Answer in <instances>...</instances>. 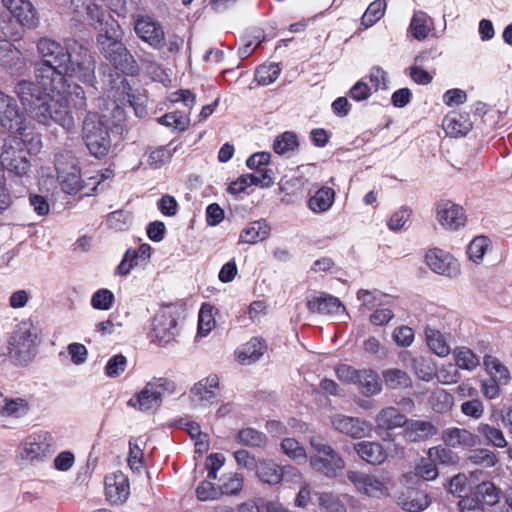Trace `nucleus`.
Returning a JSON list of instances; mask_svg holds the SVG:
<instances>
[{"label":"nucleus","mask_w":512,"mask_h":512,"mask_svg":"<svg viewBox=\"0 0 512 512\" xmlns=\"http://www.w3.org/2000/svg\"><path fill=\"white\" fill-rule=\"evenodd\" d=\"M41 61L35 65V76L44 90H57L66 87V77L77 78L85 84L95 81V61L90 51L81 44L63 45L43 37L37 42Z\"/></svg>","instance_id":"f257e3e1"},{"label":"nucleus","mask_w":512,"mask_h":512,"mask_svg":"<svg viewBox=\"0 0 512 512\" xmlns=\"http://www.w3.org/2000/svg\"><path fill=\"white\" fill-rule=\"evenodd\" d=\"M14 92L20 100L26 113L39 124L50 126L58 124L67 132L75 128L74 118L69 110V103L76 110L86 108V97L79 85L57 90H44L28 80H20L14 87Z\"/></svg>","instance_id":"f03ea898"},{"label":"nucleus","mask_w":512,"mask_h":512,"mask_svg":"<svg viewBox=\"0 0 512 512\" xmlns=\"http://www.w3.org/2000/svg\"><path fill=\"white\" fill-rule=\"evenodd\" d=\"M42 147L41 135L32 130L14 133L4 142L0 163L9 173L22 177L30 171L27 154H36Z\"/></svg>","instance_id":"7ed1b4c3"},{"label":"nucleus","mask_w":512,"mask_h":512,"mask_svg":"<svg viewBox=\"0 0 512 512\" xmlns=\"http://www.w3.org/2000/svg\"><path fill=\"white\" fill-rule=\"evenodd\" d=\"M309 443L314 451L309 457L311 469L328 479L339 477L346 466L343 457L320 436L311 437Z\"/></svg>","instance_id":"20e7f679"},{"label":"nucleus","mask_w":512,"mask_h":512,"mask_svg":"<svg viewBox=\"0 0 512 512\" xmlns=\"http://www.w3.org/2000/svg\"><path fill=\"white\" fill-rule=\"evenodd\" d=\"M82 138L90 154L96 158L105 157L111 147L108 128L102 118L94 112H89L82 127Z\"/></svg>","instance_id":"39448f33"},{"label":"nucleus","mask_w":512,"mask_h":512,"mask_svg":"<svg viewBox=\"0 0 512 512\" xmlns=\"http://www.w3.org/2000/svg\"><path fill=\"white\" fill-rule=\"evenodd\" d=\"M52 436L47 432L28 435L18 446L17 456L29 464L45 462L54 453Z\"/></svg>","instance_id":"423d86ee"},{"label":"nucleus","mask_w":512,"mask_h":512,"mask_svg":"<svg viewBox=\"0 0 512 512\" xmlns=\"http://www.w3.org/2000/svg\"><path fill=\"white\" fill-rule=\"evenodd\" d=\"M38 343L37 333L31 323L23 322L17 326L10 341V355L23 365L32 360Z\"/></svg>","instance_id":"0eeeda50"},{"label":"nucleus","mask_w":512,"mask_h":512,"mask_svg":"<svg viewBox=\"0 0 512 512\" xmlns=\"http://www.w3.org/2000/svg\"><path fill=\"white\" fill-rule=\"evenodd\" d=\"M347 478L359 493L370 498L383 499L390 496L391 479L388 476L349 470Z\"/></svg>","instance_id":"6e6552de"},{"label":"nucleus","mask_w":512,"mask_h":512,"mask_svg":"<svg viewBox=\"0 0 512 512\" xmlns=\"http://www.w3.org/2000/svg\"><path fill=\"white\" fill-rule=\"evenodd\" d=\"M55 169L64 192L76 194L82 190L80 169L70 151L63 150L55 154Z\"/></svg>","instance_id":"1a4fd4ad"},{"label":"nucleus","mask_w":512,"mask_h":512,"mask_svg":"<svg viewBox=\"0 0 512 512\" xmlns=\"http://www.w3.org/2000/svg\"><path fill=\"white\" fill-rule=\"evenodd\" d=\"M0 126L11 134L27 131L26 118L16 99L0 89Z\"/></svg>","instance_id":"9d476101"},{"label":"nucleus","mask_w":512,"mask_h":512,"mask_svg":"<svg viewBox=\"0 0 512 512\" xmlns=\"http://www.w3.org/2000/svg\"><path fill=\"white\" fill-rule=\"evenodd\" d=\"M330 422L335 431L352 439L365 438L372 430L371 424L367 420L342 413L333 414L330 417Z\"/></svg>","instance_id":"9b49d317"},{"label":"nucleus","mask_w":512,"mask_h":512,"mask_svg":"<svg viewBox=\"0 0 512 512\" xmlns=\"http://www.w3.org/2000/svg\"><path fill=\"white\" fill-rule=\"evenodd\" d=\"M99 50L104 58L116 69L130 75L137 73V63L133 55L121 41L113 42L112 44L99 48Z\"/></svg>","instance_id":"f8f14e48"},{"label":"nucleus","mask_w":512,"mask_h":512,"mask_svg":"<svg viewBox=\"0 0 512 512\" xmlns=\"http://www.w3.org/2000/svg\"><path fill=\"white\" fill-rule=\"evenodd\" d=\"M219 377L210 374L196 382L190 389V399L195 407L206 408L215 403L219 394Z\"/></svg>","instance_id":"ddd939ff"},{"label":"nucleus","mask_w":512,"mask_h":512,"mask_svg":"<svg viewBox=\"0 0 512 512\" xmlns=\"http://www.w3.org/2000/svg\"><path fill=\"white\" fill-rule=\"evenodd\" d=\"M136 35L153 49L161 50L165 46V32L162 25L149 16H141L134 23Z\"/></svg>","instance_id":"4468645a"},{"label":"nucleus","mask_w":512,"mask_h":512,"mask_svg":"<svg viewBox=\"0 0 512 512\" xmlns=\"http://www.w3.org/2000/svg\"><path fill=\"white\" fill-rule=\"evenodd\" d=\"M427 266L436 274L450 278L460 274L459 262L447 251L439 248L430 249L425 256Z\"/></svg>","instance_id":"2eb2a0df"},{"label":"nucleus","mask_w":512,"mask_h":512,"mask_svg":"<svg viewBox=\"0 0 512 512\" xmlns=\"http://www.w3.org/2000/svg\"><path fill=\"white\" fill-rule=\"evenodd\" d=\"M177 334V322L168 311L159 312L153 319L151 339L160 346H165L175 340Z\"/></svg>","instance_id":"dca6fc26"},{"label":"nucleus","mask_w":512,"mask_h":512,"mask_svg":"<svg viewBox=\"0 0 512 512\" xmlns=\"http://www.w3.org/2000/svg\"><path fill=\"white\" fill-rule=\"evenodd\" d=\"M436 219L444 229L450 231H457L466 222L463 208L450 200H441L437 204Z\"/></svg>","instance_id":"f3484780"},{"label":"nucleus","mask_w":512,"mask_h":512,"mask_svg":"<svg viewBox=\"0 0 512 512\" xmlns=\"http://www.w3.org/2000/svg\"><path fill=\"white\" fill-rule=\"evenodd\" d=\"M104 485L106 499L111 504L120 505L128 499L130 494L129 480L121 471L106 475Z\"/></svg>","instance_id":"a211bd4d"},{"label":"nucleus","mask_w":512,"mask_h":512,"mask_svg":"<svg viewBox=\"0 0 512 512\" xmlns=\"http://www.w3.org/2000/svg\"><path fill=\"white\" fill-rule=\"evenodd\" d=\"M2 3L22 26L28 28L37 26V10L30 0H2Z\"/></svg>","instance_id":"6ab92c4d"},{"label":"nucleus","mask_w":512,"mask_h":512,"mask_svg":"<svg viewBox=\"0 0 512 512\" xmlns=\"http://www.w3.org/2000/svg\"><path fill=\"white\" fill-rule=\"evenodd\" d=\"M274 183L271 169L259 170L257 174H244L241 175L236 181L232 182L228 191L231 194H239L243 192L247 187L252 185L261 186L268 188Z\"/></svg>","instance_id":"aec40b11"},{"label":"nucleus","mask_w":512,"mask_h":512,"mask_svg":"<svg viewBox=\"0 0 512 512\" xmlns=\"http://www.w3.org/2000/svg\"><path fill=\"white\" fill-rule=\"evenodd\" d=\"M442 440L444 444L451 448L468 449L477 445V435L467 429L452 427L443 431Z\"/></svg>","instance_id":"412c9836"},{"label":"nucleus","mask_w":512,"mask_h":512,"mask_svg":"<svg viewBox=\"0 0 512 512\" xmlns=\"http://www.w3.org/2000/svg\"><path fill=\"white\" fill-rule=\"evenodd\" d=\"M309 311L319 314L339 315L345 312L340 300L329 294L314 296L307 301Z\"/></svg>","instance_id":"4be33fe9"},{"label":"nucleus","mask_w":512,"mask_h":512,"mask_svg":"<svg viewBox=\"0 0 512 512\" xmlns=\"http://www.w3.org/2000/svg\"><path fill=\"white\" fill-rule=\"evenodd\" d=\"M357 455L371 465H380L387 458V452L381 443L376 441H361L354 444Z\"/></svg>","instance_id":"5701e85b"},{"label":"nucleus","mask_w":512,"mask_h":512,"mask_svg":"<svg viewBox=\"0 0 512 512\" xmlns=\"http://www.w3.org/2000/svg\"><path fill=\"white\" fill-rule=\"evenodd\" d=\"M0 66L14 72L24 66L22 52L6 39H0Z\"/></svg>","instance_id":"b1692460"},{"label":"nucleus","mask_w":512,"mask_h":512,"mask_svg":"<svg viewBox=\"0 0 512 512\" xmlns=\"http://www.w3.org/2000/svg\"><path fill=\"white\" fill-rule=\"evenodd\" d=\"M255 473L260 482L270 486L278 485L283 480L282 466L271 459H258Z\"/></svg>","instance_id":"393cba45"},{"label":"nucleus","mask_w":512,"mask_h":512,"mask_svg":"<svg viewBox=\"0 0 512 512\" xmlns=\"http://www.w3.org/2000/svg\"><path fill=\"white\" fill-rule=\"evenodd\" d=\"M271 232V227L265 219L250 222L244 227L239 236V243L256 244L266 240Z\"/></svg>","instance_id":"a878e982"},{"label":"nucleus","mask_w":512,"mask_h":512,"mask_svg":"<svg viewBox=\"0 0 512 512\" xmlns=\"http://www.w3.org/2000/svg\"><path fill=\"white\" fill-rule=\"evenodd\" d=\"M128 405L142 412L156 409L161 405L159 392H155L147 383L140 392L129 399Z\"/></svg>","instance_id":"bb28decb"},{"label":"nucleus","mask_w":512,"mask_h":512,"mask_svg":"<svg viewBox=\"0 0 512 512\" xmlns=\"http://www.w3.org/2000/svg\"><path fill=\"white\" fill-rule=\"evenodd\" d=\"M437 432V427L430 421L412 420L407 422L405 427V437L411 442L424 441Z\"/></svg>","instance_id":"cd10ccee"},{"label":"nucleus","mask_w":512,"mask_h":512,"mask_svg":"<svg viewBox=\"0 0 512 512\" xmlns=\"http://www.w3.org/2000/svg\"><path fill=\"white\" fill-rule=\"evenodd\" d=\"M424 334L426 344L432 353L441 358L447 357L451 353L447 338L440 330L427 325Z\"/></svg>","instance_id":"c85d7f7f"},{"label":"nucleus","mask_w":512,"mask_h":512,"mask_svg":"<svg viewBox=\"0 0 512 512\" xmlns=\"http://www.w3.org/2000/svg\"><path fill=\"white\" fill-rule=\"evenodd\" d=\"M443 127L447 135L459 137L471 130L472 123L468 115L452 112L444 118Z\"/></svg>","instance_id":"c756f323"},{"label":"nucleus","mask_w":512,"mask_h":512,"mask_svg":"<svg viewBox=\"0 0 512 512\" xmlns=\"http://www.w3.org/2000/svg\"><path fill=\"white\" fill-rule=\"evenodd\" d=\"M357 378L355 385L363 395L372 396L381 392L382 385L376 371L372 369H360L359 377Z\"/></svg>","instance_id":"7c9ffc66"},{"label":"nucleus","mask_w":512,"mask_h":512,"mask_svg":"<svg viewBox=\"0 0 512 512\" xmlns=\"http://www.w3.org/2000/svg\"><path fill=\"white\" fill-rule=\"evenodd\" d=\"M375 422L381 430H393L406 425L407 419L397 408L386 407L377 414Z\"/></svg>","instance_id":"2f4dec72"},{"label":"nucleus","mask_w":512,"mask_h":512,"mask_svg":"<svg viewBox=\"0 0 512 512\" xmlns=\"http://www.w3.org/2000/svg\"><path fill=\"white\" fill-rule=\"evenodd\" d=\"M28 402L23 398H9L0 393V416L21 418L28 412Z\"/></svg>","instance_id":"473e14b6"},{"label":"nucleus","mask_w":512,"mask_h":512,"mask_svg":"<svg viewBox=\"0 0 512 512\" xmlns=\"http://www.w3.org/2000/svg\"><path fill=\"white\" fill-rule=\"evenodd\" d=\"M398 504L407 512H421L429 507V496L421 491L410 492L398 498Z\"/></svg>","instance_id":"72a5a7b5"},{"label":"nucleus","mask_w":512,"mask_h":512,"mask_svg":"<svg viewBox=\"0 0 512 512\" xmlns=\"http://www.w3.org/2000/svg\"><path fill=\"white\" fill-rule=\"evenodd\" d=\"M265 348V343L261 339L252 338L238 350V359L242 364L249 365L263 355Z\"/></svg>","instance_id":"f704fd0d"},{"label":"nucleus","mask_w":512,"mask_h":512,"mask_svg":"<svg viewBox=\"0 0 512 512\" xmlns=\"http://www.w3.org/2000/svg\"><path fill=\"white\" fill-rule=\"evenodd\" d=\"M335 200V192L330 187L320 188L308 201L309 208L315 213L328 211Z\"/></svg>","instance_id":"c9c22d12"},{"label":"nucleus","mask_w":512,"mask_h":512,"mask_svg":"<svg viewBox=\"0 0 512 512\" xmlns=\"http://www.w3.org/2000/svg\"><path fill=\"white\" fill-rule=\"evenodd\" d=\"M483 365L491 379L498 381L501 385H506L510 381V373L505 365L499 359L491 355H485Z\"/></svg>","instance_id":"e433bc0d"},{"label":"nucleus","mask_w":512,"mask_h":512,"mask_svg":"<svg viewBox=\"0 0 512 512\" xmlns=\"http://www.w3.org/2000/svg\"><path fill=\"white\" fill-rule=\"evenodd\" d=\"M244 485V477L237 472H229L220 478L219 490L222 495L233 496L241 492Z\"/></svg>","instance_id":"4c0bfd02"},{"label":"nucleus","mask_w":512,"mask_h":512,"mask_svg":"<svg viewBox=\"0 0 512 512\" xmlns=\"http://www.w3.org/2000/svg\"><path fill=\"white\" fill-rule=\"evenodd\" d=\"M217 310L209 303L202 304L198 314V335L207 336L216 326Z\"/></svg>","instance_id":"58836bf2"},{"label":"nucleus","mask_w":512,"mask_h":512,"mask_svg":"<svg viewBox=\"0 0 512 512\" xmlns=\"http://www.w3.org/2000/svg\"><path fill=\"white\" fill-rule=\"evenodd\" d=\"M491 240L487 236L479 235L473 238L467 247V255L475 264L482 263L485 254L491 247Z\"/></svg>","instance_id":"ea45409f"},{"label":"nucleus","mask_w":512,"mask_h":512,"mask_svg":"<svg viewBox=\"0 0 512 512\" xmlns=\"http://www.w3.org/2000/svg\"><path fill=\"white\" fill-rule=\"evenodd\" d=\"M454 361L459 369L472 371L476 369L480 360L479 357L467 347H458L453 353Z\"/></svg>","instance_id":"a19ab883"},{"label":"nucleus","mask_w":512,"mask_h":512,"mask_svg":"<svg viewBox=\"0 0 512 512\" xmlns=\"http://www.w3.org/2000/svg\"><path fill=\"white\" fill-rule=\"evenodd\" d=\"M237 441L244 446L263 448L267 444V437L264 433L248 427L238 432Z\"/></svg>","instance_id":"79ce46f5"},{"label":"nucleus","mask_w":512,"mask_h":512,"mask_svg":"<svg viewBox=\"0 0 512 512\" xmlns=\"http://www.w3.org/2000/svg\"><path fill=\"white\" fill-rule=\"evenodd\" d=\"M477 432L484 437L488 444H491L496 448H505L507 446L505 436L499 428L486 423H480L477 426Z\"/></svg>","instance_id":"37998d69"},{"label":"nucleus","mask_w":512,"mask_h":512,"mask_svg":"<svg viewBox=\"0 0 512 512\" xmlns=\"http://www.w3.org/2000/svg\"><path fill=\"white\" fill-rule=\"evenodd\" d=\"M427 455L429 459L434 461L436 464H442L446 466L456 465L459 461L458 455L451 449L445 446H434L428 450Z\"/></svg>","instance_id":"c03bdc74"},{"label":"nucleus","mask_w":512,"mask_h":512,"mask_svg":"<svg viewBox=\"0 0 512 512\" xmlns=\"http://www.w3.org/2000/svg\"><path fill=\"white\" fill-rule=\"evenodd\" d=\"M282 452L298 464L307 460L305 448L294 438H284L281 442Z\"/></svg>","instance_id":"a18cd8bd"},{"label":"nucleus","mask_w":512,"mask_h":512,"mask_svg":"<svg viewBox=\"0 0 512 512\" xmlns=\"http://www.w3.org/2000/svg\"><path fill=\"white\" fill-rule=\"evenodd\" d=\"M383 379L386 386L390 389L406 388L411 385V379L408 374L397 368L385 370L383 372Z\"/></svg>","instance_id":"49530a36"},{"label":"nucleus","mask_w":512,"mask_h":512,"mask_svg":"<svg viewBox=\"0 0 512 512\" xmlns=\"http://www.w3.org/2000/svg\"><path fill=\"white\" fill-rule=\"evenodd\" d=\"M475 495L486 505L493 506L499 502L501 491L494 483L484 481L476 486Z\"/></svg>","instance_id":"de8ad7c7"},{"label":"nucleus","mask_w":512,"mask_h":512,"mask_svg":"<svg viewBox=\"0 0 512 512\" xmlns=\"http://www.w3.org/2000/svg\"><path fill=\"white\" fill-rule=\"evenodd\" d=\"M428 21L429 16L425 12L417 11L414 13L410 23V31L414 38L423 40L428 36L430 31Z\"/></svg>","instance_id":"09e8293b"},{"label":"nucleus","mask_w":512,"mask_h":512,"mask_svg":"<svg viewBox=\"0 0 512 512\" xmlns=\"http://www.w3.org/2000/svg\"><path fill=\"white\" fill-rule=\"evenodd\" d=\"M318 505L320 512H347L345 504L330 492L319 494Z\"/></svg>","instance_id":"8fccbe9b"},{"label":"nucleus","mask_w":512,"mask_h":512,"mask_svg":"<svg viewBox=\"0 0 512 512\" xmlns=\"http://www.w3.org/2000/svg\"><path fill=\"white\" fill-rule=\"evenodd\" d=\"M298 147V138L294 132L286 131L276 137L273 143L275 153L282 155L296 150Z\"/></svg>","instance_id":"3c124183"},{"label":"nucleus","mask_w":512,"mask_h":512,"mask_svg":"<svg viewBox=\"0 0 512 512\" xmlns=\"http://www.w3.org/2000/svg\"><path fill=\"white\" fill-rule=\"evenodd\" d=\"M280 72L281 68L276 63L260 65L256 69L255 79L260 85H270L279 77Z\"/></svg>","instance_id":"603ef678"},{"label":"nucleus","mask_w":512,"mask_h":512,"mask_svg":"<svg viewBox=\"0 0 512 512\" xmlns=\"http://www.w3.org/2000/svg\"><path fill=\"white\" fill-rule=\"evenodd\" d=\"M386 9L385 0H375L372 2L361 18V22L365 27L373 26L383 16Z\"/></svg>","instance_id":"864d4df0"},{"label":"nucleus","mask_w":512,"mask_h":512,"mask_svg":"<svg viewBox=\"0 0 512 512\" xmlns=\"http://www.w3.org/2000/svg\"><path fill=\"white\" fill-rule=\"evenodd\" d=\"M468 460L475 465L490 468L496 465L498 459L494 452L486 448L474 449L469 452Z\"/></svg>","instance_id":"5fc2aeb1"},{"label":"nucleus","mask_w":512,"mask_h":512,"mask_svg":"<svg viewBox=\"0 0 512 512\" xmlns=\"http://www.w3.org/2000/svg\"><path fill=\"white\" fill-rule=\"evenodd\" d=\"M430 403L435 412L446 413L453 406V397L444 389H437L432 393Z\"/></svg>","instance_id":"6e6d98bb"},{"label":"nucleus","mask_w":512,"mask_h":512,"mask_svg":"<svg viewBox=\"0 0 512 512\" xmlns=\"http://www.w3.org/2000/svg\"><path fill=\"white\" fill-rule=\"evenodd\" d=\"M357 298L362 302V307L371 310L384 305L386 295L377 290H359Z\"/></svg>","instance_id":"4d7b16f0"},{"label":"nucleus","mask_w":512,"mask_h":512,"mask_svg":"<svg viewBox=\"0 0 512 512\" xmlns=\"http://www.w3.org/2000/svg\"><path fill=\"white\" fill-rule=\"evenodd\" d=\"M114 301V294L109 289L102 288L93 293L91 306L96 310L107 311L112 308Z\"/></svg>","instance_id":"13d9d810"},{"label":"nucleus","mask_w":512,"mask_h":512,"mask_svg":"<svg viewBox=\"0 0 512 512\" xmlns=\"http://www.w3.org/2000/svg\"><path fill=\"white\" fill-rule=\"evenodd\" d=\"M158 121L162 125L179 131L185 130L189 125V118L179 111L167 113L160 117Z\"/></svg>","instance_id":"bf43d9fd"},{"label":"nucleus","mask_w":512,"mask_h":512,"mask_svg":"<svg viewBox=\"0 0 512 512\" xmlns=\"http://www.w3.org/2000/svg\"><path fill=\"white\" fill-rule=\"evenodd\" d=\"M105 24L106 27L104 32L97 35V45L99 48L112 44L113 42L121 41L119 25L115 21H113L111 24H108L106 21Z\"/></svg>","instance_id":"052dcab7"},{"label":"nucleus","mask_w":512,"mask_h":512,"mask_svg":"<svg viewBox=\"0 0 512 512\" xmlns=\"http://www.w3.org/2000/svg\"><path fill=\"white\" fill-rule=\"evenodd\" d=\"M412 369L416 376L423 381H430L435 376V369L424 357L412 359Z\"/></svg>","instance_id":"680f3d73"},{"label":"nucleus","mask_w":512,"mask_h":512,"mask_svg":"<svg viewBox=\"0 0 512 512\" xmlns=\"http://www.w3.org/2000/svg\"><path fill=\"white\" fill-rule=\"evenodd\" d=\"M127 365V358L123 354H116L107 361L104 371L106 376L116 378L126 370Z\"/></svg>","instance_id":"e2e57ef3"},{"label":"nucleus","mask_w":512,"mask_h":512,"mask_svg":"<svg viewBox=\"0 0 512 512\" xmlns=\"http://www.w3.org/2000/svg\"><path fill=\"white\" fill-rule=\"evenodd\" d=\"M84 12L87 15L89 23L95 28L102 27L107 21L105 10L98 5L95 0H91Z\"/></svg>","instance_id":"0e129e2a"},{"label":"nucleus","mask_w":512,"mask_h":512,"mask_svg":"<svg viewBox=\"0 0 512 512\" xmlns=\"http://www.w3.org/2000/svg\"><path fill=\"white\" fill-rule=\"evenodd\" d=\"M196 496L199 501H212L221 497L219 487L210 481H202L196 488Z\"/></svg>","instance_id":"69168bd1"},{"label":"nucleus","mask_w":512,"mask_h":512,"mask_svg":"<svg viewBox=\"0 0 512 512\" xmlns=\"http://www.w3.org/2000/svg\"><path fill=\"white\" fill-rule=\"evenodd\" d=\"M415 470L418 476L427 481L436 479L439 474L437 464L430 460L429 456L426 459H421Z\"/></svg>","instance_id":"338daca9"},{"label":"nucleus","mask_w":512,"mask_h":512,"mask_svg":"<svg viewBox=\"0 0 512 512\" xmlns=\"http://www.w3.org/2000/svg\"><path fill=\"white\" fill-rule=\"evenodd\" d=\"M439 382L443 384L456 383L460 378L459 368L456 364L448 363L443 365L437 373H435Z\"/></svg>","instance_id":"774afa93"}]
</instances>
